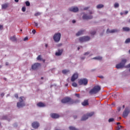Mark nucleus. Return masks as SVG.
Segmentation results:
<instances>
[{
	"label": "nucleus",
	"instance_id": "16",
	"mask_svg": "<svg viewBox=\"0 0 130 130\" xmlns=\"http://www.w3.org/2000/svg\"><path fill=\"white\" fill-rule=\"evenodd\" d=\"M63 51V50L61 49V50H58V52H56L55 53V55L57 56H59L60 55H61L62 54V52Z\"/></svg>",
	"mask_w": 130,
	"mask_h": 130
},
{
	"label": "nucleus",
	"instance_id": "25",
	"mask_svg": "<svg viewBox=\"0 0 130 130\" xmlns=\"http://www.w3.org/2000/svg\"><path fill=\"white\" fill-rule=\"evenodd\" d=\"M93 59H98V60H102V58L100 56L95 57L92 58Z\"/></svg>",
	"mask_w": 130,
	"mask_h": 130
},
{
	"label": "nucleus",
	"instance_id": "58",
	"mask_svg": "<svg viewBox=\"0 0 130 130\" xmlns=\"http://www.w3.org/2000/svg\"><path fill=\"white\" fill-rule=\"evenodd\" d=\"M78 50H80V47H78Z\"/></svg>",
	"mask_w": 130,
	"mask_h": 130
},
{
	"label": "nucleus",
	"instance_id": "43",
	"mask_svg": "<svg viewBox=\"0 0 130 130\" xmlns=\"http://www.w3.org/2000/svg\"><path fill=\"white\" fill-rule=\"evenodd\" d=\"M1 97H3V96H5V93H2L1 94Z\"/></svg>",
	"mask_w": 130,
	"mask_h": 130
},
{
	"label": "nucleus",
	"instance_id": "26",
	"mask_svg": "<svg viewBox=\"0 0 130 130\" xmlns=\"http://www.w3.org/2000/svg\"><path fill=\"white\" fill-rule=\"evenodd\" d=\"M69 128L70 130H78L76 127L73 126H69Z\"/></svg>",
	"mask_w": 130,
	"mask_h": 130
},
{
	"label": "nucleus",
	"instance_id": "45",
	"mask_svg": "<svg viewBox=\"0 0 130 130\" xmlns=\"http://www.w3.org/2000/svg\"><path fill=\"white\" fill-rule=\"evenodd\" d=\"M85 58H86V57H81V59H82V60H84V59H85Z\"/></svg>",
	"mask_w": 130,
	"mask_h": 130
},
{
	"label": "nucleus",
	"instance_id": "11",
	"mask_svg": "<svg viewBox=\"0 0 130 130\" xmlns=\"http://www.w3.org/2000/svg\"><path fill=\"white\" fill-rule=\"evenodd\" d=\"M129 113V109L128 108H125L124 111L123 112V116L124 118L127 117L128 114Z\"/></svg>",
	"mask_w": 130,
	"mask_h": 130
},
{
	"label": "nucleus",
	"instance_id": "13",
	"mask_svg": "<svg viewBox=\"0 0 130 130\" xmlns=\"http://www.w3.org/2000/svg\"><path fill=\"white\" fill-rule=\"evenodd\" d=\"M69 11L70 12H73L74 13H76V12H78L79 11V8L77 7H71L69 9Z\"/></svg>",
	"mask_w": 130,
	"mask_h": 130
},
{
	"label": "nucleus",
	"instance_id": "59",
	"mask_svg": "<svg viewBox=\"0 0 130 130\" xmlns=\"http://www.w3.org/2000/svg\"><path fill=\"white\" fill-rule=\"evenodd\" d=\"M68 85H69V84H66V87L68 86Z\"/></svg>",
	"mask_w": 130,
	"mask_h": 130
},
{
	"label": "nucleus",
	"instance_id": "1",
	"mask_svg": "<svg viewBox=\"0 0 130 130\" xmlns=\"http://www.w3.org/2000/svg\"><path fill=\"white\" fill-rule=\"evenodd\" d=\"M61 102L63 104H75V103H78L79 100H74L70 97H66L61 100Z\"/></svg>",
	"mask_w": 130,
	"mask_h": 130
},
{
	"label": "nucleus",
	"instance_id": "12",
	"mask_svg": "<svg viewBox=\"0 0 130 130\" xmlns=\"http://www.w3.org/2000/svg\"><path fill=\"white\" fill-rule=\"evenodd\" d=\"M78 77H79V75L78 74V73H75L74 74H73V75L72 77L71 81L74 82L76 80H77Z\"/></svg>",
	"mask_w": 130,
	"mask_h": 130
},
{
	"label": "nucleus",
	"instance_id": "21",
	"mask_svg": "<svg viewBox=\"0 0 130 130\" xmlns=\"http://www.w3.org/2000/svg\"><path fill=\"white\" fill-rule=\"evenodd\" d=\"M85 30H81L76 34V36H80V35H82V34H83Z\"/></svg>",
	"mask_w": 130,
	"mask_h": 130
},
{
	"label": "nucleus",
	"instance_id": "55",
	"mask_svg": "<svg viewBox=\"0 0 130 130\" xmlns=\"http://www.w3.org/2000/svg\"><path fill=\"white\" fill-rule=\"evenodd\" d=\"M127 68H130V63L127 65Z\"/></svg>",
	"mask_w": 130,
	"mask_h": 130
},
{
	"label": "nucleus",
	"instance_id": "35",
	"mask_svg": "<svg viewBox=\"0 0 130 130\" xmlns=\"http://www.w3.org/2000/svg\"><path fill=\"white\" fill-rule=\"evenodd\" d=\"M22 12H26V7H23L22 8Z\"/></svg>",
	"mask_w": 130,
	"mask_h": 130
},
{
	"label": "nucleus",
	"instance_id": "47",
	"mask_svg": "<svg viewBox=\"0 0 130 130\" xmlns=\"http://www.w3.org/2000/svg\"><path fill=\"white\" fill-rule=\"evenodd\" d=\"M72 23H73V24H75V23H76V20H73L72 21Z\"/></svg>",
	"mask_w": 130,
	"mask_h": 130
},
{
	"label": "nucleus",
	"instance_id": "40",
	"mask_svg": "<svg viewBox=\"0 0 130 130\" xmlns=\"http://www.w3.org/2000/svg\"><path fill=\"white\" fill-rule=\"evenodd\" d=\"M34 24H35L36 27H38V23L37 22H35Z\"/></svg>",
	"mask_w": 130,
	"mask_h": 130
},
{
	"label": "nucleus",
	"instance_id": "2",
	"mask_svg": "<svg viewBox=\"0 0 130 130\" xmlns=\"http://www.w3.org/2000/svg\"><path fill=\"white\" fill-rule=\"evenodd\" d=\"M101 90V87L99 85L94 86L89 92L90 95H94L97 94L99 91Z\"/></svg>",
	"mask_w": 130,
	"mask_h": 130
},
{
	"label": "nucleus",
	"instance_id": "29",
	"mask_svg": "<svg viewBox=\"0 0 130 130\" xmlns=\"http://www.w3.org/2000/svg\"><path fill=\"white\" fill-rule=\"evenodd\" d=\"M109 122H112L113 121H114V118H111L109 119Z\"/></svg>",
	"mask_w": 130,
	"mask_h": 130
},
{
	"label": "nucleus",
	"instance_id": "31",
	"mask_svg": "<svg viewBox=\"0 0 130 130\" xmlns=\"http://www.w3.org/2000/svg\"><path fill=\"white\" fill-rule=\"evenodd\" d=\"M73 87H77L78 86V84L76 82H74L72 83Z\"/></svg>",
	"mask_w": 130,
	"mask_h": 130
},
{
	"label": "nucleus",
	"instance_id": "52",
	"mask_svg": "<svg viewBox=\"0 0 130 130\" xmlns=\"http://www.w3.org/2000/svg\"><path fill=\"white\" fill-rule=\"evenodd\" d=\"M88 9H89V8L86 7V8H84V10H88Z\"/></svg>",
	"mask_w": 130,
	"mask_h": 130
},
{
	"label": "nucleus",
	"instance_id": "41",
	"mask_svg": "<svg viewBox=\"0 0 130 130\" xmlns=\"http://www.w3.org/2000/svg\"><path fill=\"white\" fill-rule=\"evenodd\" d=\"M32 33L33 34H35V33H36V30H35V29H33V30H32Z\"/></svg>",
	"mask_w": 130,
	"mask_h": 130
},
{
	"label": "nucleus",
	"instance_id": "33",
	"mask_svg": "<svg viewBox=\"0 0 130 130\" xmlns=\"http://www.w3.org/2000/svg\"><path fill=\"white\" fill-rule=\"evenodd\" d=\"M114 7L115 8H118V7H119V4H118V3H115L114 4Z\"/></svg>",
	"mask_w": 130,
	"mask_h": 130
},
{
	"label": "nucleus",
	"instance_id": "10",
	"mask_svg": "<svg viewBox=\"0 0 130 130\" xmlns=\"http://www.w3.org/2000/svg\"><path fill=\"white\" fill-rule=\"evenodd\" d=\"M31 126L33 127V128L36 129L40 126V124H39L38 122L35 121L32 123Z\"/></svg>",
	"mask_w": 130,
	"mask_h": 130
},
{
	"label": "nucleus",
	"instance_id": "50",
	"mask_svg": "<svg viewBox=\"0 0 130 130\" xmlns=\"http://www.w3.org/2000/svg\"><path fill=\"white\" fill-rule=\"evenodd\" d=\"M6 66H9V62H7L6 63Z\"/></svg>",
	"mask_w": 130,
	"mask_h": 130
},
{
	"label": "nucleus",
	"instance_id": "32",
	"mask_svg": "<svg viewBox=\"0 0 130 130\" xmlns=\"http://www.w3.org/2000/svg\"><path fill=\"white\" fill-rule=\"evenodd\" d=\"M25 5L26 6H27V7H29V6H30V2L28 1H26L25 2Z\"/></svg>",
	"mask_w": 130,
	"mask_h": 130
},
{
	"label": "nucleus",
	"instance_id": "6",
	"mask_svg": "<svg viewBox=\"0 0 130 130\" xmlns=\"http://www.w3.org/2000/svg\"><path fill=\"white\" fill-rule=\"evenodd\" d=\"M78 83L80 85H83L84 86H86V85H88V79H87L86 78L80 79L78 81Z\"/></svg>",
	"mask_w": 130,
	"mask_h": 130
},
{
	"label": "nucleus",
	"instance_id": "44",
	"mask_svg": "<svg viewBox=\"0 0 130 130\" xmlns=\"http://www.w3.org/2000/svg\"><path fill=\"white\" fill-rule=\"evenodd\" d=\"M14 96H15V98H18V97H19L18 96V94H15Z\"/></svg>",
	"mask_w": 130,
	"mask_h": 130
},
{
	"label": "nucleus",
	"instance_id": "20",
	"mask_svg": "<svg viewBox=\"0 0 130 130\" xmlns=\"http://www.w3.org/2000/svg\"><path fill=\"white\" fill-rule=\"evenodd\" d=\"M37 106L39 107H45V104H44V103H42V102H39L37 104Z\"/></svg>",
	"mask_w": 130,
	"mask_h": 130
},
{
	"label": "nucleus",
	"instance_id": "63",
	"mask_svg": "<svg viewBox=\"0 0 130 130\" xmlns=\"http://www.w3.org/2000/svg\"><path fill=\"white\" fill-rule=\"evenodd\" d=\"M4 80H5V81H7V79L6 78H5Z\"/></svg>",
	"mask_w": 130,
	"mask_h": 130
},
{
	"label": "nucleus",
	"instance_id": "51",
	"mask_svg": "<svg viewBox=\"0 0 130 130\" xmlns=\"http://www.w3.org/2000/svg\"><path fill=\"white\" fill-rule=\"evenodd\" d=\"M77 116H74V119H76V118H77Z\"/></svg>",
	"mask_w": 130,
	"mask_h": 130
},
{
	"label": "nucleus",
	"instance_id": "53",
	"mask_svg": "<svg viewBox=\"0 0 130 130\" xmlns=\"http://www.w3.org/2000/svg\"><path fill=\"white\" fill-rule=\"evenodd\" d=\"M48 46V45H47V44H45V47L47 48V47Z\"/></svg>",
	"mask_w": 130,
	"mask_h": 130
},
{
	"label": "nucleus",
	"instance_id": "36",
	"mask_svg": "<svg viewBox=\"0 0 130 130\" xmlns=\"http://www.w3.org/2000/svg\"><path fill=\"white\" fill-rule=\"evenodd\" d=\"M41 14L40 13L37 12V13H36L35 14V16H40Z\"/></svg>",
	"mask_w": 130,
	"mask_h": 130
},
{
	"label": "nucleus",
	"instance_id": "30",
	"mask_svg": "<svg viewBox=\"0 0 130 130\" xmlns=\"http://www.w3.org/2000/svg\"><path fill=\"white\" fill-rule=\"evenodd\" d=\"M129 42H130V38L127 39L125 41V43H129Z\"/></svg>",
	"mask_w": 130,
	"mask_h": 130
},
{
	"label": "nucleus",
	"instance_id": "39",
	"mask_svg": "<svg viewBox=\"0 0 130 130\" xmlns=\"http://www.w3.org/2000/svg\"><path fill=\"white\" fill-rule=\"evenodd\" d=\"M23 40L24 41H27V40H28V37H26L25 38H24Z\"/></svg>",
	"mask_w": 130,
	"mask_h": 130
},
{
	"label": "nucleus",
	"instance_id": "9",
	"mask_svg": "<svg viewBox=\"0 0 130 130\" xmlns=\"http://www.w3.org/2000/svg\"><path fill=\"white\" fill-rule=\"evenodd\" d=\"M41 67V64L40 63H35L31 66L32 70H37L38 68H40Z\"/></svg>",
	"mask_w": 130,
	"mask_h": 130
},
{
	"label": "nucleus",
	"instance_id": "60",
	"mask_svg": "<svg viewBox=\"0 0 130 130\" xmlns=\"http://www.w3.org/2000/svg\"><path fill=\"white\" fill-rule=\"evenodd\" d=\"M2 65H0V69H2Z\"/></svg>",
	"mask_w": 130,
	"mask_h": 130
},
{
	"label": "nucleus",
	"instance_id": "4",
	"mask_svg": "<svg viewBox=\"0 0 130 130\" xmlns=\"http://www.w3.org/2000/svg\"><path fill=\"white\" fill-rule=\"evenodd\" d=\"M126 61H127V60L126 59H122L121 62L116 65V69H122V68H124Z\"/></svg>",
	"mask_w": 130,
	"mask_h": 130
},
{
	"label": "nucleus",
	"instance_id": "62",
	"mask_svg": "<svg viewBox=\"0 0 130 130\" xmlns=\"http://www.w3.org/2000/svg\"><path fill=\"white\" fill-rule=\"evenodd\" d=\"M41 80H43V77H41Z\"/></svg>",
	"mask_w": 130,
	"mask_h": 130
},
{
	"label": "nucleus",
	"instance_id": "37",
	"mask_svg": "<svg viewBox=\"0 0 130 130\" xmlns=\"http://www.w3.org/2000/svg\"><path fill=\"white\" fill-rule=\"evenodd\" d=\"M3 29H4V25H0V31H1V30H3Z\"/></svg>",
	"mask_w": 130,
	"mask_h": 130
},
{
	"label": "nucleus",
	"instance_id": "46",
	"mask_svg": "<svg viewBox=\"0 0 130 130\" xmlns=\"http://www.w3.org/2000/svg\"><path fill=\"white\" fill-rule=\"evenodd\" d=\"M88 54H89V52H85L84 55H88Z\"/></svg>",
	"mask_w": 130,
	"mask_h": 130
},
{
	"label": "nucleus",
	"instance_id": "56",
	"mask_svg": "<svg viewBox=\"0 0 130 130\" xmlns=\"http://www.w3.org/2000/svg\"><path fill=\"white\" fill-rule=\"evenodd\" d=\"M117 125H118V124H120V122H117Z\"/></svg>",
	"mask_w": 130,
	"mask_h": 130
},
{
	"label": "nucleus",
	"instance_id": "64",
	"mask_svg": "<svg viewBox=\"0 0 130 130\" xmlns=\"http://www.w3.org/2000/svg\"><path fill=\"white\" fill-rule=\"evenodd\" d=\"M119 129H120V128H118V130H119Z\"/></svg>",
	"mask_w": 130,
	"mask_h": 130
},
{
	"label": "nucleus",
	"instance_id": "8",
	"mask_svg": "<svg viewBox=\"0 0 130 130\" xmlns=\"http://www.w3.org/2000/svg\"><path fill=\"white\" fill-rule=\"evenodd\" d=\"M90 40V37L84 36L79 38V41L80 42H86V41H89Z\"/></svg>",
	"mask_w": 130,
	"mask_h": 130
},
{
	"label": "nucleus",
	"instance_id": "22",
	"mask_svg": "<svg viewBox=\"0 0 130 130\" xmlns=\"http://www.w3.org/2000/svg\"><path fill=\"white\" fill-rule=\"evenodd\" d=\"M37 60H43L44 62H45V60L43 59L41 57V55H39L37 58Z\"/></svg>",
	"mask_w": 130,
	"mask_h": 130
},
{
	"label": "nucleus",
	"instance_id": "5",
	"mask_svg": "<svg viewBox=\"0 0 130 130\" xmlns=\"http://www.w3.org/2000/svg\"><path fill=\"white\" fill-rule=\"evenodd\" d=\"M61 36V35L59 32L55 34L53 36V39L55 42H59V41L60 40Z\"/></svg>",
	"mask_w": 130,
	"mask_h": 130
},
{
	"label": "nucleus",
	"instance_id": "19",
	"mask_svg": "<svg viewBox=\"0 0 130 130\" xmlns=\"http://www.w3.org/2000/svg\"><path fill=\"white\" fill-rule=\"evenodd\" d=\"M10 39L13 42H17V38H16V37H15V36L11 37Z\"/></svg>",
	"mask_w": 130,
	"mask_h": 130
},
{
	"label": "nucleus",
	"instance_id": "57",
	"mask_svg": "<svg viewBox=\"0 0 130 130\" xmlns=\"http://www.w3.org/2000/svg\"><path fill=\"white\" fill-rule=\"evenodd\" d=\"M122 107H123V109H124L125 106H124V105H123V106H122Z\"/></svg>",
	"mask_w": 130,
	"mask_h": 130
},
{
	"label": "nucleus",
	"instance_id": "38",
	"mask_svg": "<svg viewBox=\"0 0 130 130\" xmlns=\"http://www.w3.org/2000/svg\"><path fill=\"white\" fill-rule=\"evenodd\" d=\"M75 96L78 98H80V94L79 93H75Z\"/></svg>",
	"mask_w": 130,
	"mask_h": 130
},
{
	"label": "nucleus",
	"instance_id": "3",
	"mask_svg": "<svg viewBox=\"0 0 130 130\" xmlns=\"http://www.w3.org/2000/svg\"><path fill=\"white\" fill-rule=\"evenodd\" d=\"M24 100H25V98H24V96H21L19 98V102H18L17 104V106L18 108L25 106Z\"/></svg>",
	"mask_w": 130,
	"mask_h": 130
},
{
	"label": "nucleus",
	"instance_id": "48",
	"mask_svg": "<svg viewBox=\"0 0 130 130\" xmlns=\"http://www.w3.org/2000/svg\"><path fill=\"white\" fill-rule=\"evenodd\" d=\"M128 13V11H125V15H126Z\"/></svg>",
	"mask_w": 130,
	"mask_h": 130
},
{
	"label": "nucleus",
	"instance_id": "54",
	"mask_svg": "<svg viewBox=\"0 0 130 130\" xmlns=\"http://www.w3.org/2000/svg\"><path fill=\"white\" fill-rule=\"evenodd\" d=\"M99 78H101V79H103V76H100Z\"/></svg>",
	"mask_w": 130,
	"mask_h": 130
},
{
	"label": "nucleus",
	"instance_id": "27",
	"mask_svg": "<svg viewBox=\"0 0 130 130\" xmlns=\"http://www.w3.org/2000/svg\"><path fill=\"white\" fill-rule=\"evenodd\" d=\"M104 6L102 4H99L96 6L97 9H101L102 8H103Z\"/></svg>",
	"mask_w": 130,
	"mask_h": 130
},
{
	"label": "nucleus",
	"instance_id": "14",
	"mask_svg": "<svg viewBox=\"0 0 130 130\" xmlns=\"http://www.w3.org/2000/svg\"><path fill=\"white\" fill-rule=\"evenodd\" d=\"M83 20H90V19H92L93 16L92 15L87 16V14L84 15L82 17Z\"/></svg>",
	"mask_w": 130,
	"mask_h": 130
},
{
	"label": "nucleus",
	"instance_id": "49",
	"mask_svg": "<svg viewBox=\"0 0 130 130\" xmlns=\"http://www.w3.org/2000/svg\"><path fill=\"white\" fill-rule=\"evenodd\" d=\"M15 3H19V0H14Z\"/></svg>",
	"mask_w": 130,
	"mask_h": 130
},
{
	"label": "nucleus",
	"instance_id": "23",
	"mask_svg": "<svg viewBox=\"0 0 130 130\" xmlns=\"http://www.w3.org/2000/svg\"><path fill=\"white\" fill-rule=\"evenodd\" d=\"M122 29H123V31L125 32H128V31L130 30L129 27H124L122 28Z\"/></svg>",
	"mask_w": 130,
	"mask_h": 130
},
{
	"label": "nucleus",
	"instance_id": "34",
	"mask_svg": "<svg viewBox=\"0 0 130 130\" xmlns=\"http://www.w3.org/2000/svg\"><path fill=\"white\" fill-rule=\"evenodd\" d=\"M91 35H95L96 34V31H93L90 32Z\"/></svg>",
	"mask_w": 130,
	"mask_h": 130
},
{
	"label": "nucleus",
	"instance_id": "42",
	"mask_svg": "<svg viewBox=\"0 0 130 130\" xmlns=\"http://www.w3.org/2000/svg\"><path fill=\"white\" fill-rule=\"evenodd\" d=\"M121 109V108H120V107H118V108H117L118 111H120Z\"/></svg>",
	"mask_w": 130,
	"mask_h": 130
},
{
	"label": "nucleus",
	"instance_id": "28",
	"mask_svg": "<svg viewBox=\"0 0 130 130\" xmlns=\"http://www.w3.org/2000/svg\"><path fill=\"white\" fill-rule=\"evenodd\" d=\"M69 72H70V70H62V74H67V73H69Z\"/></svg>",
	"mask_w": 130,
	"mask_h": 130
},
{
	"label": "nucleus",
	"instance_id": "7",
	"mask_svg": "<svg viewBox=\"0 0 130 130\" xmlns=\"http://www.w3.org/2000/svg\"><path fill=\"white\" fill-rule=\"evenodd\" d=\"M93 115H94L93 112H91L86 115H84L81 118V120L82 121L86 120V119H88L89 116L91 117V116H92Z\"/></svg>",
	"mask_w": 130,
	"mask_h": 130
},
{
	"label": "nucleus",
	"instance_id": "17",
	"mask_svg": "<svg viewBox=\"0 0 130 130\" xmlns=\"http://www.w3.org/2000/svg\"><path fill=\"white\" fill-rule=\"evenodd\" d=\"M81 104L83 106H87V105H89V102L88 100H85L81 103Z\"/></svg>",
	"mask_w": 130,
	"mask_h": 130
},
{
	"label": "nucleus",
	"instance_id": "15",
	"mask_svg": "<svg viewBox=\"0 0 130 130\" xmlns=\"http://www.w3.org/2000/svg\"><path fill=\"white\" fill-rule=\"evenodd\" d=\"M51 117L52 118H58L59 117V115L56 114V113H52L50 114Z\"/></svg>",
	"mask_w": 130,
	"mask_h": 130
},
{
	"label": "nucleus",
	"instance_id": "18",
	"mask_svg": "<svg viewBox=\"0 0 130 130\" xmlns=\"http://www.w3.org/2000/svg\"><path fill=\"white\" fill-rule=\"evenodd\" d=\"M117 31H118L117 29H112L110 30L109 29H108L107 30V33H114L117 32Z\"/></svg>",
	"mask_w": 130,
	"mask_h": 130
},
{
	"label": "nucleus",
	"instance_id": "61",
	"mask_svg": "<svg viewBox=\"0 0 130 130\" xmlns=\"http://www.w3.org/2000/svg\"><path fill=\"white\" fill-rule=\"evenodd\" d=\"M119 119H121V117H119Z\"/></svg>",
	"mask_w": 130,
	"mask_h": 130
},
{
	"label": "nucleus",
	"instance_id": "24",
	"mask_svg": "<svg viewBox=\"0 0 130 130\" xmlns=\"http://www.w3.org/2000/svg\"><path fill=\"white\" fill-rule=\"evenodd\" d=\"M8 7H9V5L7 4H3L2 6V9H3L4 10H6V9H7V8H8Z\"/></svg>",
	"mask_w": 130,
	"mask_h": 130
}]
</instances>
